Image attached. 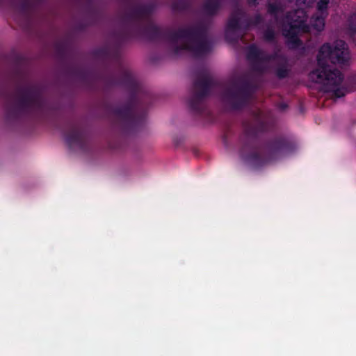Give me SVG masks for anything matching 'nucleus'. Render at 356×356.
<instances>
[{"label": "nucleus", "mask_w": 356, "mask_h": 356, "mask_svg": "<svg viewBox=\"0 0 356 356\" xmlns=\"http://www.w3.org/2000/svg\"><path fill=\"white\" fill-rule=\"evenodd\" d=\"M330 0H319L316 5V8L321 14L327 13Z\"/></svg>", "instance_id": "19"}, {"label": "nucleus", "mask_w": 356, "mask_h": 356, "mask_svg": "<svg viewBox=\"0 0 356 356\" xmlns=\"http://www.w3.org/2000/svg\"><path fill=\"white\" fill-rule=\"evenodd\" d=\"M70 49V44L67 42L62 40V41H58L55 44V50L58 55V56L63 59L65 58L69 51Z\"/></svg>", "instance_id": "16"}, {"label": "nucleus", "mask_w": 356, "mask_h": 356, "mask_svg": "<svg viewBox=\"0 0 356 356\" xmlns=\"http://www.w3.org/2000/svg\"><path fill=\"white\" fill-rule=\"evenodd\" d=\"M349 60L347 44L343 40H337L334 45L323 44L317 55V68L309 74V79L314 82L322 83L323 90L326 92H332L335 97L345 95L346 90L340 87L343 75L339 70L328 65L346 64Z\"/></svg>", "instance_id": "4"}, {"label": "nucleus", "mask_w": 356, "mask_h": 356, "mask_svg": "<svg viewBox=\"0 0 356 356\" xmlns=\"http://www.w3.org/2000/svg\"><path fill=\"white\" fill-rule=\"evenodd\" d=\"M349 29L355 33L356 32V13L353 14L348 19Z\"/></svg>", "instance_id": "23"}, {"label": "nucleus", "mask_w": 356, "mask_h": 356, "mask_svg": "<svg viewBox=\"0 0 356 356\" xmlns=\"http://www.w3.org/2000/svg\"><path fill=\"white\" fill-rule=\"evenodd\" d=\"M255 90V85L248 76H240L222 88V99L231 109L239 111L248 105Z\"/></svg>", "instance_id": "7"}, {"label": "nucleus", "mask_w": 356, "mask_h": 356, "mask_svg": "<svg viewBox=\"0 0 356 356\" xmlns=\"http://www.w3.org/2000/svg\"><path fill=\"white\" fill-rule=\"evenodd\" d=\"M223 0H204L202 9L208 16L216 15L222 7Z\"/></svg>", "instance_id": "13"}, {"label": "nucleus", "mask_w": 356, "mask_h": 356, "mask_svg": "<svg viewBox=\"0 0 356 356\" xmlns=\"http://www.w3.org/2000/svg\"><path fill=\"white\" fill-rule=\"evenodd\" d=\"M291 70L288 67V60L286 58H283V62H281L275 67V73L279 79H284L289 76Z\"/></svg>", "instance_id": "14"}, {"label": "nucleus", "mask_w": 356, "mask_h": 356, "mask_svg": "<svg viewBox=\"0 0 356 356\" xmlns=\"http://www.w3.org/2000/svg\"><path fill=\"white\" fill-rule=\"evenodd\" d=\"M259 0H248V3L251 5L256 6L259 4Z\"/></svg>", "instance_id": "24"}, {"label": "nucleus", "mask_w": 356, "mask_h": 356, "mask_svg": "<svg viewBox=\"0 0 356 356\" xmlns=\"http://www.w3.org/2000/svg\"><path fill=\"white\" fill-rule=\"evenodd\" d=\"M287 107H288L287 104H284V103L280 104V108L281 110H285Z\"/></svg>", "instance_id": "25"}, {"label": "nucleus", "mask_w": 356, "mask_h": 356, "mask_svg": "<svg viewBox=\"0 0 356 356\" xmlns=\"http://www.w3.org/2000/svg\"><path fill=\"white\" fill-rule=\"evenodd\" d=\"M252 117L253 122L245 126L240 137L239 154L243 160L254 168H259L281 159L294 151L293 143L284 136L271 138L261 146L258 135L266 131L269 125L261 109L254 111Z\"/></svg>", "instance_id": "3"}, {"label": "nucleus", "mask_w": 356, "mask_h": 356, "mask_svg": "<svg viewBox=\"0 0 356 356\" xmlns=\"http://www.w3.org/2000/svg\"><path fill=\"white\" fill-rule=\"evenodd\" d=\"M2 1H3V0H0V4L1 3Z\"/></svg>", "instance_id": "27"}, {"label": "nucleus", "mask_w": 356, "mask_h": 356, "mask_svg": "<svg viewBox=\"0 0 356 356\" xmlns=\"http://www.w3.org/2000/svg\"><path fill=\"white\" fill-rule=\"evenodd\" d=\"M247 58L253 62V70L262 73L266 69L264 63L275 60L277 58H280L283 62V58L284 57L278 55L277 53L267 54L266 51L259 49L255 44H251L248 48Z\"/></svg>", "instance_id": "10"}, {"label": "nucleus", "mask_w": 356, "mask_h": 356, "mask_svg": "<svg viewBox=\"0 0 356 356\" xmlns=\"http://www.w3.org/2000/svg\"><path fill=\"white\" fill-rule=\"evenodd\" d=\"M264 38L267 42H274L275 40V31L270 28H268L264 33Z\"/></svg>", "instance_id": "21"}, {"label": "nucleus", "mask_w": 356, "mask_h": 356, "mask_svg": "<svg viewBox=\"0 0 356 356\" xmlns=\"http://www.w3.org/2000/svg\"><path fill=\"white\" fill-rule=\"evenodd\" d=\"M191 6V0H174L172 3V9L176 12H184L189 10Z\"/></svg>", "instance_id": "15"}, {"label": "nucleus", "mask_w": 356, "mask_h": 356, "mask_svg": "<svg viewBox=\"0 0 356 356\" xmlns=\"http://www.w3.org/2000/svg\"><path fill=\"white\" fill-rule=\"evenodd\" d=\"M307 18L303 9H297L286 14L282 24V34L286 38L289 49L295 50L302 46V42L298 35L300 33L310 32V27L307 23Z\"/></svg>", "instance_id": "8"}, {"label": "nucleus", "mask_w": 356, "mask_h": 356, "mask_svg": "<svg viewBox=\"0 0 356 356\" xmlns=\"http://www.w3.org/2000/svg\"><path fill=\"white\" fill-rule=\"evenodd\" d=\"M46 0H20L19 3V13L26 18L29 19L44 3Z\"/></svg>", "instance_id": "12"}, {"label": "nucleus", "mask_w": 356, "mask_h": 356, "mask_svg": "<svg viewBox=\"0 0 356 356\" xmlns=\"http://www.w3.org/2000/svg\"><path fill=\"white\" fill-rule=\"evenodd\" d=\"M134 1H135V0H128V2H129V3H131L134 2Z\"/></svg>", "instance_id": "26"}, {"label": "nucleus", "mask_w": 356, "mask_h": 356, "mask_svg": "<svg viewBox=\"0 0 356 356\" xmlns=\"http://www.w3.org/2000/svg\"><path fill=\"white\" fill-rule=\"evenodd\" d=\"M245 29L250 25H258L263 22V18L261 15L257 14L252 19H245Z\"/></svg>", "instance_id": "18"}, {"label": "nucleus", "mask_w": 356, "mask_h": 356, "mask_svg": "<svg viewBox=\"0 0 356 356\" xmlns=\"http://www.w3.org/2000/svg\"><path fill=\"white\" fill-rule=\"evenodd\" d=\"M216 88H222V83L211 76L207 67L199 68L187 99L188 107L193 115L201 116L209 114L206 100L211 90Z\"/></svg>", "instance_id": "6"}, {"label": "nucleus", "mask_w": 356, "mask_h": 356, "mask_svg": "<svg viewBox=\"0 0 356 356\" xmlns=\"http://www.w3.org/2000/svg\"><path fill=\"white\" fill-rule=\"evenodd\" d=\"M6 116L8 120L15 121L23 117L42 114L47 108L42 88L38 83L16 86L15 92L3 90Z\"/></svg>", "instance_id": "5"}, {"label": "nucleus", "mask_w": 356, "mask_h": 356, "mask_svg": "<svg viewBox=\"0 0 356 356\" xmlns=\"http://www.w3.org/2000/svg\"><path fill=\"white\" fill-rule=\"evenodd\" d=\"M73 74L79 79L86 81L88 78V72L86 70L81 68H76L73 70Z\"/></svg>", "instance_id": "22"}, {"label": "nucleus", "mask_w": 356, "mask_h": 356, "mask_svg": "<svg viewBox=\"0 0 356 356\" xmlns=\"http://www.w3.org/2000/svg\"><path fill=\"white\" fill-rule=\"evenodd\" d=\"M312 26L316 31H321L324 29V26H325L324 18L322 17H317L314 19V21L312 24Z\"/></svg>", "instance_id": "20"}, {"label": "nucleus", "mask_w": 356, "mask_h": 356, "mask_svg": "<svg viewBox=\"0 0 356 356\" xmlns=\"http://www.w3.org/2000/svg\"><path fill=\"white\" fill-rule=\"evenodd\" d=\"M244 13L242 10L236 8L232 11L227 21L225 29V38L230 42H236L242 37L236 33V31L241 29L242 24H245V19L243 20Z\"/></svg>", "instance_id": "11"}, {"label": "nucleus", "mask_w": 356, "mask_h": 356, "mask_svg": "<svg viewBox=\"0 0 356 356\" xmlns=\"http://www.w3.org/2000/svg\"><path fill=\"white\" fill-rule=\"evenodd\" d=\"M95 55L111 61L115 65V72L105 76V84L108 87L122 86L130 92L127 102L111 108L112 114L119 120L122 129L127 132L143 126L146 119L147 102L150 99L149 94L145 93V102H140L139 96L143 89L131 71L124 65L118 49L111 51L108 47H102L95 51Z\"/></svg>", "instance_id": "2"}, {"label": "nucleus", "mask_w": 356, "mask_h": 356, "mask_svg": "<svg viewBox=\"0 0 356 356\" xmlns=\"http://www.w3.org/2000/svg\"><path fill=\"white\" fill-rule=\"evenodd\" d=\"M283 11L280 4L277 3H269L267 6V12L269 15L276 17L278 13Z\"/></svg>", "instance_id": "17"}, {"label": "nucleus", "mask_w": 356, "mask_h": 356, "mask_svg": "<svg viewBox=\"0 0 356 356\" xmlns=\"http://www.w3.org/2000/svg\"><path fill=\"white\" fill-rule=\"evenodd\" d=\"M154 10L152 3L136 5L122 17L120 29L115 33L119 44L135 38H145L151 41H165L171 44L175 54L181 51L190 52L195 58H200L211 50L207 38V28L203 24L174 31L170 28H160L150 20Z\"/></svg>", "instance_id": "1"}, {"label": "nucleus", "mask_w": 356, "mask_h": 356, "mask_svg": "<svg viewBox=\"0 0 356 356\" xmlns=\"http://www.w3.org/2000/svg\"><path fill=\"white\" fill-rule=\"evenodd\" d=\"M65 143L70 149L87 151L89 138L82 126L76 122H69L64 131Z\"/></svg>", "instance_id": "9"}]
</instances>
